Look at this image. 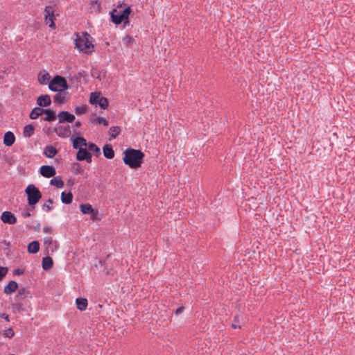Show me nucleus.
I'll use <instances>...</instances> for the list:
<instances>
[{"label":"nucleus","instance_id":"1","mask_svg":"<svg viewBox=\"0 0 355 355\" xmlns=\"http://www.w3.org/2000/svg\"><path fill=\"white\" fill-rule=\"evenodd\" d=\"M144 153L140 150L128 148L123 151V162L132 169H137L141 166Z\"/></svg>","mask_w":355,"mask_h":355},{"label":"nucleus","instance_id":"2","mask_svg":"<svg viewBox=\"0 0 355 355\" xmlns=\"http://www.w3.org/2000/svg\"><path fill=\"white\" fill-rule=\"evenodd\" d=\"M92 37L87 32L76 34L75 45L80 51L85 53H91L94 51V46L92 42Z\"/></svg>","mask_w":355,"mask_h":355},{"label":"nucleus","instance_id":"3","mask_svg":"<svg viewBox=\"0 0 355 355\" xmlns=\"http://www.w3.org/2000/svg\"><path fill=\"white\" fill-rule=\"evenodd\" d=\"M49 88L52 92L65 91L69 88V86L64 77L56 75L49 82Z\"/></svg>","mask_w":355,"mask_h":355},{"label":"nucleus","instance_id":"4","mask_svg":"<svg viewBox=\"0 0 355 355\" xmlns=\"http://www.w3.org/2000/svg\"><path fill=\"white\" fill-rule=\"evenodd\" d=\"M28 202L30 205H35L42 197L40 190L33 184L28 185L26 189Z\"/></svg>","mask_w":355,"mask_h":355},{"label":"nucleus","instance_id":"5","mask_svg":"<svg viewBox=\"0 0 355 355\" xmlns=\"http://www.w3.org/2000/svg\"><path fill=\"white\" fill-rule=\"evenodd\" d=\"M55 15L54 10L51 6H46L44 9V21L46 24L51 28H55L54 22Z\"/></svg>","mask_w":355,"mask_h":355},{"label":"nucleus","instance_id":"6","mask_svg":"<svg viewBox=\"0 0 355 355\" xmlns=\"http://www.w3.org/2000/svg\"><path fill=\"white\" fill-rule=\"evenodd\" d=\"M40 173L43 177L49 178L55 176L56 170L53 166L43 165L40 168Z\"/></svg>","mask_w":355,"mask_h":355},{"label":"nucleus","instance_id":"7","mask_svg":"<svg viewBox=\"0 0 355 355\" xmlns=\"http://www.w3.org/2000/svg\"><path fill=\"white\" fill-rule=\"evenodd\" d=\"M58 123L64 122L72 123L75 119V116L67 111H61L58 114Z\"/></svg>","mask_w":355,"mask_h":355},{"label":"nucleus","instance_id":"8","mask_svg":"<svg viewBox=\"0 0 355 355\" xmlns=\"http://www.w3.org/2000/svg\"><path fill=\"white\" fill-rule=\"evenodd\" d=\"M76 159L79 161L86 160L87 162H92V155L87 148H80L76 154Z\"/></svg>","mask_w":355,"mask_h":355},{"label":"nucleus","instance_id":"9","mask_svg":"<svg viewBox=\"0 0 355 355\" xmlns=\"http://www.w3.org/2000/svg\"><path fill=\"white\" fill-rule=\"evenodd\" d=\"M44 243L46 246V249L47 250L48 254H52L56 250V243L55 241H53L52 237H45L44 239Z\"/></svg>","mask_w":355,"mask_h":355},{"label":"nucleus","instance_id":"10","mask_svg":"<svg viewBox=\"0 0 355 355\" xmlns=\"http://www.w3.org/2000/svg\"><path fill=\"white\" fill-rule=\"evenodd\" d=\"M1 219L4 223H8L10 225L15 224L17 222V218L15 215L10 211H8L2 213Z\"/></svg>","mask_w":355,"mask_h":355},{"label":"nucleus","instance_id":"11","mask_svg":"<svg viewBox=\"0 0 355 355\" xmlns=\"http://www.w3.org/2000/svg\"><path fill=\"white\" fill-rule=\"evenodd\" d=\"M112 21L116 25L121 24L123 21L125 24V19L122 13H117L116 9H113L110 12Z\"/></svg>","mask_w":355,"mask_h":355},{"label":"nucleus","instance_id":"12","mask_svg":"<svg viewBox=\"0 0 355 355\" xmlns=\"http://www.w3.org/2000/svg\"><path fill=\"white\" fill-rule=\"evenodd\" d=\"M51 103V100L49 95H41L37 98V104L41 107L49 106Z\"/></svg>","mask_w":355,"mask_h":355},{"label":"nucleus","instance_id":"13","mask_svg":"<svg viewBox=\"0 0 355 355\" xmlns=\"http://www.w3.org/2000/svg\"><path fill=\"white\" fill-rule=\"evenodd\" d=\"M58 93L53 96L55 103L64 104L67 101L68 92L64 91H58Z\"/></svg>","mask_w":355,"mask_h":355},{"label":"nucleus","instance_id":"14","mask_svg":"<svg viewBox=\"0 0 355 355\" xmlns=\"http://www.w3.org/2000/svg\"><path fill=\"white\" fill-rule=\"evenodd\" d=\"M73 147L76 149L80 150L85 148L87 146V143L83 137H78L72 139Z\"/></svg>","mask_w":355,"mask_h":355},{"label":"nucleus","instance_id":"15","mask_svg":"<svg viewBox=\"0 0 355 355\" xmlns=\"http://www.w3.org/2000/svg\"><path fill=\"white\" fill-rule=\"evenodd\" d=\"M18 288V284L15 281H10L3 288V292L7 295L14 293Z\"/></svg>","mask_w":355,"mask_h":355},{"label":"nucleus","instance_id":"16","mask_svg":"<svg viewBox=\"0 0 355 355\" xmlns=\"http://www.w3.org/2000/svg\"><path fill=\"white\" fill-rule=\"evenodd\" d=\"M103 153L107 159H112L114 157V151L110 144H105L103 148Z\"/></svg>","mask_w":355,"mask_h":355},{"label":"nucleus","instance_id":"17","mask_svg":"<svg viewBox=\"0 0 355 355\" xmlns=\"http://www.w3.org/2000/svg\"><path fill=\"white\" fill-rule=\"evenodd\" d=\"M57 153V149L51 145L46 146L44 149V154L49 158H53Z\"/></svg>","mask_w":355,"mask_h":355},{"label":"nucleus","instance_id":"18","mask_svg":"<svg viewBox=\"0 0 355 355\" xmlns=\"http://www.w3.org/2000/svg\"><path fill=\"white\" fill-rule=\"evenodd\" d=\"M44 114H46V116L43 118L44 121H53L56 119L55 112L53 110L44 109Z\"/></svg>","mask_w":355,"mask_h":355},{"label":"nucleus","instance_id":"19","mask_svg":"<svg viewBox=\"0 0 355 355\" xmlns=\"http://www.w3.org/2000/svg\"><path fill=\"white\" fill-rule=\"evenodd\" d=\"M44 109L41 107H36L33 108L30 114V118L31 119H36L40 116H42L44 114Z\"/></svg>","mask_w":355,"mask_h":355},{"label":"nucleus","instance_id":"20","mask_svg":"<svg viewBox=\"0 0 355 355\" xmlns=\"http://www.w3.org/2000/svg\"><path fill=\"white\" fill-rule=\"evenodd\" d=\"M50 79L49 73L44 71L43 73L40 72L38 75V81L42 85H46Z\"/></svg>","mask_w":355,"mask_h":355},{"label":"nucleus","instance_id":"21","mask_svg":"<svg viewBox=\"0 0 355 355\" xmlns=\"http://www.w3.org/2000/svg\"><path fill=\"white\" fill-rule=\"evenodd\" d=\"M76 303L77 305L78 309L80 311H85L87 306V300L85 298H77L76 300Z\"/></svg>","mask_w":355,"mask_h":355},{"label":"nucleus","instance_id":"22","mask_svg":"<svg viewBox=\"0 0 355 355\" xmlns=\"http://www.w3.org/2000/svg\"><path fill=\"white\" fill-rule=\"evenodd\" d=\"M40 250V244L37 241H32L28 245V252L29 253L35 254L37 253Z\"/></svg>","mask_w":355,"mask_h":355},{"label":"nucleus","instance_id":"23","mask_svg":"<svg viewBox=\"0 0 355 355\" xmlns=\"http://www.w3.org/2000/svg\"><path fill=\"white\" fill-rule=\"evenodd\" d=\"M53 259L50 257H46L42 259V268L45 270H48L53 267Z\"/></svg>","mask_w":355,"mask_h":355},{"label":"nucleus","instance_id":"24","mask_svg":"<svg viewBox=\"0 0 355 355\" xmlns=\"http://www.w3.org/2000/svg\"><path fill=\"white\" fill-rule=\"evenodd\" d=\"M73 200V195L71 192L66 193L64 191L61 193V200L64 204H70Z\"/></svg>","mask_w":355,"mask_h":355},{"label":"nucleus","instance_id":"25","mask_svg":"<svg viewBox=\"0 0 355 355\" xmlns=\"http://www.w3.org/2000/svg\"><path fill=\"white\" fill-rule=\"evenodd\" d=\"M87 148L89 151L92 152L96 157H98L101 154L100 148L95 144L90 143L87 144Z\"/></svg>","mask_w":355,"mask_h":355},{"label":"nucleus","instance_id":"26","mask_svg":"<svg viewBox=\"0 0 355 355\" xmlns=\"http://www.w3.org/2000/svg\"><path fill=\"white\" fill-rule=\"evenodd\" d=\"M50 184L57 188H62L64 187V182L60 176H57L51 180Z\"/></svg>","mask_w":355,"mask_h":355},{"label":"nucleus","instance_id":"27","mask_svg":"<svg viewBox=\"0 0 355 355\" xmlns=\"http://www.w3.org/2000/svg\"><path fill=\"white\" fill-rule=\"evenodd\" d=\"M15 141V135H4L3 144L7 146H12Z\"/></svg>","mask_w":355,"mask_h":355},{"label":"nucleus","instance_id":"28","mask_svg":"<svg viewBox=\"0 0 355 355\" xmlns=\"http://www.w3.org/2000/svg\"><path fill=\"white\" fill-rule=\"evenodd\" d=\"M80 209L83 214H90L94 211V209L90 204H83L80 205Z\"/></svg>","mask_w":355,"mask_h":355},{"label":"nucleus","instance_id":"29","mask_svg":"<svg viewBox=\"0 0 355 355\" xmlns=\"http://www.w3.org/2000/svg\"><path fill=\"white\" fill-rule=\"evenodd\" d=\"M101 99L100 93L97 94L96 92H92L89 98V103L92 105H97L98 103V101Z\"/></svg>","mask_w":355,"mask_h":355},{"label":"nucleus","instance_id":"30","mask_svg":"<svg viewBox=\"0 0 355 355\" xmlns=\"http://www.w3.org/2000/svg\"><path fill=\"white\" fill-rule=\"evenodd\" d=\"M97 105H98L101 109L105 110L108 107L109 103L107 98L101 96Z\"/></svg>","mask_w":355,"mask_h":355},{"label":"nucleus","instance_id":"31","mask_svg":"<svg viewBox=\"0 0 355 355\" xmlns=\"http://www.w3.org/2000/svg\"><path fill=\"white\" fill-rule=\"evenodd\" d=\"M91 5L96 12L100 13L101 12L102 8L101 6V2L98 0L92 1Z\"/></svg>","mask_w":355,"mask_h":355},{"label":"nucleus","instance_id":"32","mask_svg":"<svg viewBox=\"0 0 355 355\" xmlns=\"http://www.w3.org/2000/svg\"><path fill=\"white\" fill-rule=\"evenodd\" d=\"M74 111L78 115L83 114L87 112V107L86 106L76 107Z\"/></svg>","mask_w":355,"mask_h":355},{"label":"nucleus","instance_id":"33","mask_svg":"<svg viewBox=\"0 0 355 355\" xmlns=\"http://www.w3.org/2000/svg\"><path fill=\"white\" fill-rule=\"evenodd\" d=\"M131 12L130 7L125 8L121 12L125 19V24L128 23V16Z\"/></svg>","mask_w":355,"mask_h":355},{"label":"nucleus","instance_id":"34","mask_svg":"<svg viewBox=\"0 0 355 355\" xmlns=\"http://www.w3.org/2000/svg\"><path fill=\"white\" fill-rule=\"evenodd\" d=\"M3 335L7 338H12L15 336V332L12 328H9L4 331Z\"/></svg>","mask_w":355,"mask_h":355},{"label":"nucleus","instance_id":"35","mask_svg":"<svg viewBox=\"0 0 355 355\" xmlns=\"http://www.w3.org/2000/svg\"><path fill=\"white\" fill-rule=\"evenodd\" d=\"M8 269L7 267L0 266V281H1L8 273Z\"/></svg>","mask_w":355,"mask_h":355},{"label":"nucleus","instance_id":"36","mask_svg":"<svg viewBox=\"0 0 355 355\" xmlns=\"http://www.w3.org/2000/svg\"><path fill=\"white\" fill-rule=\"evenodd\" d=\"M95 121L98 124H103L105 126L108 125V121L104 117H97Z\"/></svg>","mask_w":355,"mask_h":355},{"label":"nucleus","instance_id":"37","mask_svg":"<svg viewBox=\"0 0 355 355\" xmlns=\"http://www.w3.org/2000/svg\"><path fill=\"white\" fill-rule=\"evenodd\" d=\"M123 41L125 44L130 46L134 42V39L130 35H126L123 37Z\"/></svg>","mask_w":355,"mask_h":355},{"label":"nucleus","instance_id":"38","mask_svg":"<svg viewBox=\"0 0 355 355\" xmlns=\"http://www.w3.org/2000/svg\"><path fill=\"white\" fill-rule=\"evenodd\" d=\"M34 130V128L32 125L29 124V125H26L24 128V132L23 133H33Z\"/></svg>","mask_w":355,"mask_h":355},{"label":"nucleus","instance_id":"39","mask_svg":"<svg viewBox=\"0 0 355 355\" xmlns=\"http://www.w3.org/2000/svg\"><path fill=\"white\" fill-rule=\"evenodd\" d=\"M121 129L119 126H112L110 128L109 133H120Z\"/></svg>","mask_w":355,"mask_h":355},{"label":"nucleus","instance_id":"40","mask_svg":"<svg viewBox=\"0 0 355 355\" xmlns=\"http://www.w3.org/2000/svg\"><path fill=\"white\" fill-rule=\"evenodd\" d=\"M43 232L44 233L51 234L52 232V227L51 226L46 225L43 227Z\"/></svg>","mask_w":355,"mask_h":355},{"label":"nucleus","instance_id":"41","mask_svg":"<svg viewBox=\"0 0 355 355\" xmlns=\"http://www.w3.org/2000/svg\"><path fill=\"white\" fill-rule=\"evenodd\" d=\"M24 270L20 268L15 269L13 271L14 275H20L24 273Z\"/></svg>","mask_w":355,"mask_h":355},{"label":"nucleus","instance_id":"42","mask_svg":"<svg viewBox=\"0 0 355 355\" xmlns=\"http://www.w3.org/2000/svg\"><path fill=\"white\" fill-rule=\"evenodd\" d=\"M43 209L45 211L49 212V211H50L52 209V207L49 205L44 204L43 205Z\"/></svg>","mask_w":355,"mask_h":355},{"label":"nucleus","instance_id":"43","mask_svg":"<svg viewBox=\"0 0 355 355\" xmlns=\"http://www.w3.org/2000/svg\"><path fill=\"white\" fill-rule=\"evenodd\" d=\"M21 215L24 218H28V217H30L31 216V213L29 211L26 210L25 211H23L21 213Z\"/></svg>","mask_w":355,"mask_h":355},{"label":"nucleus","instance_id":"44","mask_svg":"<svg viewBox=\"0 0 355 355\" xmlns=\"http://www.w3.org/2000/svg\"><path fill=\"white\" fill-rule=\"evenodd\" d=\"M90 214H92V216H91V218L93 220H95L96 219V216L98 215V211H95L94 209V211L92 212Z\"/></svg>","mask_w":355,"mask_h":355},{"label":"nucleus","instance_id":"45","mask_svg":"<svg viewBox=\"0 0 355 355\" xmlns=\"http://www.w3.org/2000/svg\"><path fill=\"white\" fill-rule=\"evenodd\" d=\"M40 228V223L39 222H35V225L33 227L34 230L39 231Z\"/></svg>","mask_w":355,"mask_h":355},{"label":"nucleus","instance_id":"46","mask_svg":"<svg viewBox=\"0 0 355 355\" xmlns=\"http://www.w3.org/2000/svg\"><path fill=\"white\" fill-rule=\"evenodd\" d=\"M0 317H2L3 318H5L6 320L7 321H9V317L8 315H6V313H1L0 314Z\"/></svg>","mask_w":355,"mask_h":355},{"label":"nucleus","instance_id":"47","mask_svg":"<svg viewBox=\"0 0 355 355\" xmlns=\"http://www.w3.org/2000/svg\"><path fill=\"white\" fill-rule=\"evenodd\" d=\"M182 311H183V308L182 307H180V308L176 309L175 313L176 314H179V313H182Z\"/></svg>","mask_w":355,"mask_h":355},{"label":"nucleus","instance_id":"48","mask_svg":"<svg viewBox=\"0 0 355 355\" xmlns=\"http://www.w3.org/2000/svg\"><path fill=\"white\" fill-rule=\"evenodd\" d=\"M80 125H81V123L80 121H76L75 123V126L76 127H79V126H80Z\"/></svg>","mask_w":355,"mask_h":355},{"label":"nucleus","instance_id":"49","mask_svg":"<svg viewBox=\"0 0 355 355\" xmlns=\"http://www.w3.org/2000/svg\"><path fill=\"white\" fill-rule=\"evenodd\" d=\"M232 328H234V329L237 328V327H240V326H239V325H236V324H232Z\"/></svg>","mask_w":355,"mask_h":355},{"label":"nucleus","instance_id":"50","mask_svg":"<svg viewBox=\"0 0 355 355\" xmlns=\"http://www.w3.org/2000/svg\"><path fill=\"white\" fill-rule=\"evenodd\" d=\"M48 202L50 203V204H52L53 202V201L51 199H49L48 200Z\"/></svg>","mask_w":355,"mask_h":355},{"label":"nucleus","instance_id":"51","mask_svg":"<svg viewBox=\"0 0 355 355\" xmlns=\"http://www.w3.org/2000/svg\"><path fill=\"white\" fill-rule=\"evenodd\" d=\"M60 128H62V126H58V127L55 128V130L57 132V130L59 129Z\"/></svg>","mask_w":355,"mask_h":355},{"label":"nucleus","instance_id":"52","mask_svg":"<svg viewBox=\"0 0 355 355\" xmlns=\"http://www.w3.org/2000/svg\"><path fill=\"white\" fill-rule=\"evenodd\" d=\"M116 135H112V137L114 139V138H116Z\"/></svg>","mask_w":355,"mask_h":355},{"label":"nucleus","instance_id":"53","mask_svg":"<svg viewBox=\"0 0 355 355\" xmlns=\"http://www.w3.org/2000/svg\"><path fill=\"white\" fill-rule=\"evenodd\" d=\"M73 133L76 134L78 132L76 131V130H73Z\"/></svg>","mask_w":355,"mask_h":355},{"label":"nucleus","instance_id":"54","mask_svg":"<svg viewBox=\"0 0 355 355\" xmlns=\"http://www.w3.org/2000/svg\"><path fill=\"white\" fill-rule=\"evenodd\" d=\"M6 133L10 134V133H12V132L10 131H7Z\"/></svg>","mask_w":355,"mask_h":355}]
</instances>
